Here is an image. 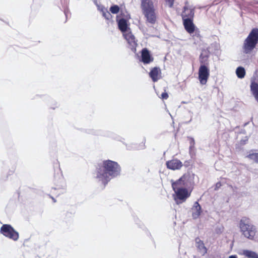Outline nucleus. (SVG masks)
I'll use <instances>...</instances> for the list:
<instances>
[{
  "mask_svg": "<svg viewBox=\"0 0 258 258\" xmlns=\"http://www.w3.org/2000/svg\"><path fill=\"white\" fill-rule=\"evenodd\" d=\"M120 171V167L117 162L110 160H104L96 167V178L105 186L111 178L117 176Z\"/></svg>",
  "mask_w": 258,
  "mask_h": 258,
  "instance_id": "nucleus-1",
  "label": "nucleus"
},
{
  "mask_svg": "<svg viewBox=\"0 0 258 258\" xmlns=\"http://www.w3.org/2000/svg\"><path fill=\"white\" fill-rule=\"evenodd\" d=\"M188 176V175L184 174L178 180L171 181L172 187L175 192L174 200L177 204L185 202L190 196L191 192L184 187L187 185L186 181Z\"/></svg>",
  "mask_w": 258,
  "mask_h": 258,
  "instance_id": "nucleus-2",
  "label": "nucleus"
},
{
  "mask_svg": "<svg viewBox=\"0 0 258 258\" xmlns=\"http://www.w3.org/2000/svg\"><path fill=\"white\" fill-rule=\"evenodd\" d=\"M239 227L244 237L250 240L254 239L257 232L256 228L249 218L243 217L239 222Z\"/></svg>",
  "mask_w": 258,
  "mask_h": 258,
  "instance_id": "nucleus-3",
  "label": "nucleus"
},
{
  "mask_svg": "<svg viewBox=\"0 0 258 258\" xmlns=\"http://www.w3.org/2000/svg\"><path fill=\"white\" fill-rule=\"evenodd\" d=\"M258 43V28H253L244 40L243 50L244 53L248 54L255 48Z\"/></svg>",
  "mask_w": 258,
  "mask_h": 258,
  "instance_id": "nucleus-4",
  "label": "nucleus"
},
{
  "mask_svg": "<svg viewBox=\"0 0 258 258\" xmlns=\"http://www.w3.org/2000/svg\"><path fill=\"white\" fill-rule=\"evenodd\" d=\"M156 0H141V8L144 16H155Z\"/></svg>",
  "mask_w": 258,
  "mask_h": 258,
  "instance_id": "nucleus-5",
  "label": "nucleus"
},
{
  "mask_svg": "<svg viewBox=\"0 0 258 258\" xmlns=\"http://www.w3.org/2000/svg\"><path fill=\"white\" fill-rule=\"evenodd\" d=\"M1 233L5 237L17 241L19 237V233L9 224H4L1 228Z\"/></svg>",
  "mask_w": 258,
  "mask_h": 258,
  "instance_id": "nucleus-6",
  "label": "nucleus"
},
{
  "mask_svg": "<svg viewBox=\"0 0 258 258\" xmlns=\"http://www.w3.org/2000/svg\"><path fill=\"white\" fill-rule=\"evenodd\" d=\"M201 11L206 12L207 11L205 7H193L189 5L187 2H186L185 5L183 8V11L181 16H194L196 15H200L201 13H198V11Z\"/></svg>",
  "mask_w": 258,
  "mask_h": 258,
  "instance_id": "nucleus-7",
  "label": "nucleus"
},
{
  "mask_svg": "<svg viewBox=\"0 0 258 258\" xmlns=\"http://www.w3.org/2000/svg\"><path fill=\"white\" fill-rule=\"evenodd\" d=\"M183 25L186 31L191 34L196 32V36L198 37H201L200 31L198 29L196 30V26L194 23L193 17H187L183 19Z\"/></svg>",
  "mask_w": 258,
  "mask_h": 258,
  "instance_id": "nucleus-8",
  "label": "nucleus"
},
{
  "mask_svg": "<svg viewBox=\"0 0 258 258\" xmlns=\"http://www.w3.org/2000/svg\"><path fill=\"white\" fill-rule=\"evenodd\" d=\"M199 80L201 84L205 85L206 84L210 76V70L208 66L206 65H201L199 69Z\"/></svg>",
  "mask_w": 258,
  "mask_h": 258,
  "instance_id": "nucleus-9",
  "label": "nucleus"
},
{
  "mask_svg": "<svg viewBox=\"0 0 258 258\" xmlns=\"http://www.w3.org/2000/svg\"><path fill=\"white\" fill-rule=\"evenodd\" d=\"M123 36L127 42L131 50L134 51H136L137 46V41L133 33L131 31H128L123 33Z\"/></svg>",
  "mask_w": 258,
  "mask_h": 258,
  "instance_id": "nucleus-10",
  "label": "nucleus"
},
{
  "mask_svg": "<svg viewBox=\"0 0 258 258\" xmlns=\"http://www.w3.org/2000/svg\"><path fill=\"white\" fill-rule=\"evenodd\" d=\"M166 166L169 169L176 170H180L183 166V164L180 160L177 158H173L166 161Z\"/></svg>",
  "mask_w": 258,
  "mask_h": 258,
  "instance_id": "nucleus-11",
  "label": "nucleus"
},
{
  "mask_svg": "<svg viewBox=\"0 0 258 258\" xmlns=\"http://www.w3.org/2000/svg\"><path fill=\"white\" fill-rule=\"evenodd\" d=\"M142 61L144 64H148L154 60L149 51L146 48H143L141 51Z\"/></svg>",
  "mask_w": 258,
  "mask_h": 258,
  "instance_id": "nucleus-12",
  "label": "nucleus"
},
{
  "mask_svg": "<svg viewBox=\"0 0 258 258\" xmlns=\"http://www.w3.org/2000/svg\"><path fill=\"white\" fill-rule=\"evenodd\" d=\"M161 71L159 67L152 68L149 73V76L154 82H157L161 78Z\"/></svg>",
  "mask_w": 258,
  "mask_h": 258,
  "instance_id": "nucleus-13",
  "label": "nucleus"
},
{
  "mask_svg": "<svg viewBox=\"0 0 258 258\" xmlns=\"http://www.w3.org/2000/svg\"><path fill=\"white\" fill-rule=\"evenodd\" d=\"M117 21L118 22V28L123 33V34L128 32L127 31L128 24L126 20L122 18L118 20H117Z\"/></svg>",
  "mask_w": 258,
  "mask_h": 258,
  "instance_id": "nucleus-14",
  "label": "nucleus"
},
{
  "mask_svg": "<svg viewBox=\"0 0 258 258\" xmlns=\"http://www.w3.org/2000/svg\"><path fill=\"white\" fill-rule=\"evenodd\" d=\"M196 247L199 249V251L202 253L203 255L205 254L207 252V248L205 246L203 241H202L199 237L196 238Z\"/></svg>",
  "mask_w": 258,
  "mask_h": 258,
  "instance_id": "nucleus-15",
  "label": "nucleus"
},
{
  "mask_svg": "<svg viewBox=\"0 0 258 258\" xmlns=\"http://www.w3.org/2000/svg\"><path fill=\"white\" fill-rule=\"evenodd\" d=\"M250 90L258 102V84L254 81L252 82L250 84Z\"/></svg>",
  "mask_w": 258,
  "mask_h": 258,
  "instance_id": "nucleus-16",
  "label": "nucleus"
},
{
  "mask_svg": "<svg viewBox=\"0 0 258 258\" xmlns=\"http://www.w3.org/2000/svg\"><path fill=\"white\" fill-rule=\"evenodd\" d=\"M194 209L196 211V212L192 214V216L195 218L199 217L201 213V207L198 202H196L194 204Z\"/></svg>",
  "mask_w": 258,
  "mask_h": 258,
  "instance_id": "nucleus-17",
  "label": "nucleus"
},
{
  "mask_svg": "<svg viewBox=\"0 0 258 258\" xmlns=\"http://www.w3.org/2000/svg\"><path fill=\"white\" fill-rule=\"evenodd\" d=\"M236 74L238 78L242 79L245 75V71L242 67H239L237 68Z\"/></svg>",
  "mask_w": 258,
  "mask_h": 258,
  "instance_id": "nucleus-18",
  "label": "nucleus"
},
{
  "mask_svg": "<svg viewBox=\"0 0 258 258\" xmlns=\"http://www.w3.org/2000/svg\"><path fill=\"white\" fill-rule=\"evenodd\" d=\"M119 13H120V15L119 16H130V14L127 11L124 6H121L120 7Z\"/></svg>",
  "mask_w": 258,
  "mask_h": 258,
  "instance_id": "nucleus-19",
  "label": "nucleus"
},
{
  "mask_svg": "<svg viewBox=\"0 0 258 258\" xmlns=\"http://www.w3.org/2000/svg\"><path fill=\"white\" fill-rule=\"evenodd\" d=\"M200 62L201 65H206L208 66V57L207 56H203L201 54L200 56Z\"/></svg>",
  "mask_w": 258,
  "mask_h": 258,
  "instance_id": "nucleus-20",
  "label": "nucleus"
},
{
  "mask_svg": "<svg viewBox=\"0 0 258 258\" xmlns=\"http://www.w3.org/2000/svg\"><path fill=\"white\" fill-rule=\"evenodd\" d=\"M120 10V7L116 5H112L110 7L109 11L113 14H117L119 13Z\"/></svg>",
  "mask_w": 258,
  "mask_h": 258,
  "instance_id": "nucleus-21",
  "label": "nucleus"
},
{
  "mask_svg": "<svg viewBox=\"0 0 258 258\" xmlns=\"http://www.w3.org/2000/svg\"><path fill=\"white\" fill-rule=\"evenodd\" d=\"M247 157L258 163V153L249 154L247 156Z\"/></svg>",
  "mask_w": 258,
  "mask_h": 258,
  "instance_id": "nucleus-22",
  "label": "nucleus"
},
{
  "mask_svg": "<svg viewBox=\"0 0 258 258\" xmlns=\"http://www.w3.org/2000/svg\"><path fill=\"white\" fill-rule=\"evenodd\" d=\"M98 10L102 12V16H106V13H108L109 15H110V13L108 12L107 10L102 5H99L97 6Z\"/></svg>",
  "mask_w": 258,
  "mask_h": 258,
  "instance_id": "nucleus-23",
  "label": "nucleus"
},
{
  "mask_svg": "<svg viewBox=\"0 0 258 258\" xmlns=\"http://www.w3.org/2000/svg\"><path fill=\"white\" fill-rule=\"evenodd\" d=\"M147 21L151 24H154L156 21V17H146Z\"/></svg>",
  "mask_w": 258,
  "mask_h": 258,
  "instance_id": "nucleus-24",
  "label": "nucleus"
},
{
  "mask_svg": "<svg viewBox=\"0 0 258 258\" xmlns=\"http://www.w3.org/2000/svg\"><path fill=\"white\" fill-rule=\"evenodd\" d=\"M168 97L169 96L168 93L166 92V90H165V91L161 94L160 98L162 99H167Z\"/></svg>",
  "mask_w": 258,
  "mask_h": 258,
  "instance_id": "nucleus-25",
  "label": "nucleus"
},
{
  "mask_svg": "<svg viewBox=\"0 0 258 258\" xmlns=\"http://www.w3.org/2000/svg\"><path fill=\"white\" fill-rule=\"evenodd\" d=\"M166 4L169 7L172 8L173 5L174 0H165Z\"/></svg>",
  "mask_w": 258,
  "mask_h": 258,
  "instance_id": "nucleus-26",
  "label": "nucleus"
},
{
  "mask_svg": "<svg viewBox=\"0 0 258 258\" xmlns=\"http://www.w3.org/2000/svg\"><path fill=\"white\" fill-rule=\"evenodd\" d=\"M204 7H205L206 8V12H204V11H201V10L199 11H198V13H200L201 14H200L199 15H209V10L207 9V7L206 6H204Z\"/></svg>",
  "mask_w": 258,
  "mask_h": 258,
  "instance_id": "nucleus-27",
  "label": "nucleus"
},
{
  "mask_svg": "<svg viewBox=\"0 0 258 258\" xmlns=\"http://www.w3.org/2000/svg\"><path fill=\"white\" fill-rule=\"evenodd\" d=\"M57 176L59 179H61L62 178V173L60 172V168L57 169Z\"/></svg>",
  "mask_w": 258,
  "mask_h": 258,
  "instance_id": "nucleus-28",
  "label": "nucleus"
},
{
  "mask_svg": "<svg viewBox=\"0 0 258 258\" xmlns=\"http://www.w3.org/2000/svg\"><path fill=\"white\" fill-rule=\"evenodd\" d=\"M222 185V184L220 182H218L216 183L215 184V190H218L219 188H220V187Z\"/></svg>",
  "mask_w": 258,
  "mask_h": 258,
  "instance_id": "nucleus-29",
  "label": "nucleus"
},
{
  "mask_svg": "<svg viewBox=\"0 0 258 258\" xmlns=\"http://www.w3.org/2000/svg\"><path fill=\"white\" fill-rule=\"evenodd\" d=\"M64 14L65 15V16H68L70 14L69 10L68 9V8H65L64 9Z\"/></svg>",
  "mask_w": 258,
  "mask_h": 258,
  "instance_id": "nucleus-30",
  "label": "nucleus"
},
{
  "mask_svg": "<svg viewBox=\"0 0 258 258\" xmlns=\"http://www.w3.org/2000/svg\"><path fill=\"white\" fill-rule=\"evenodd\" d=\"M93 1L96 6H98L99 5H100V4H98L97 0H93Z\"/></svg>",
  "mask_w": 258,
  "mask_h": 258,
  "instance_id": "nucleus-31",
  "label": "nucleus"
},
{
  "mask_svg": "<svg viewBox=\"0 0 258 258\" xmlns=\"http://www.w3.org/2000/svg\"><path fill=\"white\" fill-rule=\"evenodd\" d=\"M184 165L187 167L189 165V162L188 161L184 162Z\"/></svg>",
  "mask_w": 258,
  "mask_h": 258,
  "instance_id": "nucleus-32",
  "label": "nucleus"
},
{
  "mask_svg": "<svg viewBox=\"0 0 258 258\" xmlns=\"http://www.w3.org/2000/svg\"><path fill=\"white\" fill-rule=\"evenodd\" d=\"M229 258H237V256L236 255H231Z\"/></svg>",
  "mask_w": 258,
  "mask_h": 258,
  "instance_id": "nucleus-33",
  "label": "nucleus"
}]
</instances>
